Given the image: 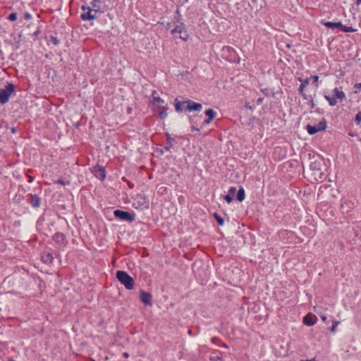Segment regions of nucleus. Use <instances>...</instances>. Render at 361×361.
<instances>
[{
    "label": "nucleus",
    "instance_id": "61",
    "mask_svg": "<svg viewBox=\"0 0 361 361\" xmlns=\"http://www.w3.org/2000/svg\"><path fill=\"white\" fill-rule=\"evenodd\" d=\"M9 361H14L13 360H10Z\"/></svg>",
    "mask_w": 361,
    "mask_h": 361
},
{
    "label": "nucleus",
    "instance_id": "56",
    "mask_svg": "<svg viewBox=\"0 0 361 361\" xmlns=\"http://www.w3.org/2000/svg\"><path fill=\"white\" fill-rule=\"evenodd\" d=\"M300 361H315L314 359H312V360H300Z\"/></svg>",
    "mask_w": 361,
    "mask_h": 361
},
{
    "label": "nucleus",
    "instance_id": "37",
    "mask_svg": "<svg viewBox=\"0 0 361 361\" xmlns=\"http://www.w3.org/2000/svg\"><path fill=\"white\" fill-rule=\"evenodd\" d=\"M24 18L25 20H30L32 18V15L30 13L26 12L24 14Z\"/></svg>",
    "mask_w": 361,
    "mask_h": 361
},
{
    "label": "nucleus",
    "instance_id": "5",
    "mask_svg": "<svg viewBox=\"0 0 361 361\" xmlns=\"http://www.w3.org/2000/svg\"><path fill=\"white\" fill-rule=\"evenodd\" d=\"M15 92V86L12 83H8L5 89H0V104H5L9 100L12 93Z\"/></svg>",
    "mask_w": 361,
    "mask_h": 361
},
{
    "label": "nucleus",
    "instance_id": "54",
    "mask_svg": "<svg viewBox=\"0 0 361 361\" xmlns=\"http://www.w3.org/2000/svg\"><path fill=\"white\" fill-rule=\"evenodd\" d=\"M54 225V221H51V222H50V223L48 224V226H53Z\"/></svg>",
    "mask_w": 361,
    "mask_h": 361
},
{
    "label": "nucleus",
    "instance_id": "27",
    "mask_svg": "<svg viewBox=\"0 0 361 361\" xmlns=\"http://www.w3.org/2000/svg\"><path fill=\"white\" fill-rule=\"evenodd\" d=\"M261 92L267 97H273L274 93L269 88H264Z\"/></svg>",
    "mask_w": 361,
    "mask_h": 361
},
{
    "label": "nucleus",
    "instance_id": "52",
    "mask_svg": "<svg viewBox=\"0 0 361 361\" xmlns=\"http://www.w3.org/2000/svg\"><path fill=\"white\" fill-rule=\"evenodd\" d=\"M355 4H356V5H357V6H358V5H360V4H361V0H356Z\"/></svg>",
    "mask_w": 361,
    "mask_h": 361
},
{
    "label": "nucleus",
    "instance_id": "36",
    "mask_svg": "<svg viewBox=\"0 0 361 361\" xmlns=\"http://www.w3.org/2000/svg\"><path fill=\"white\" fill-rule=\"evenodd\" d=\"M305 87L304 86V85H302V84L300 83V86H299V87H298V92H299V93H300V94H302V93H304V92H304Z\"/></svg>",
    "mask_w": 361,
    "mask_h": 361
},
{
    "label": "nucleus",
    "instance_id": "34",
    "mask_svg": "<svg viewBox=\"0 0 361 361\" xmlns=\"http://www.w3.org/2000/svg\"><path fill=\"white\" fill-rule=\"evenodd\" d=\"M338 324H339V322H337V321L334 322L333 325H332V326L330 329V331L331 332H334L336 330V329L337 326L338 325Z\"/></svg>",
    "mask_w": 361,
    "mask_h": 361
},
{
    "label": "nucleus",
    "instance_id": "26",
    "mask_svg": "<svg viewBox=\"0 0 361 361\" xmlns=\"http://www.w3.org/2000/svg\"><path fill=\"white\" fill-rule=\"evenodd\" d=\"M49 42H51L54 46H58L60 43L56 36L50 35L49 37Z\"/></svg>",
    "mask_w": 361,
    "mask_h": 361
},
{
    "label": "nucleus",
    "instance_id": "31",
    "mask_svg": "<svg viewBox=\"0 0 361 361\" xmlns=\"http://www.w3.org/2000/svg\"><path fill=\"white\" fill-rule=\"evenodd\" d=\"M355 122L357 123V124H360V122H361V111H359L356 115H355Z\"/></svg>",
    "mask_w": 361,
    "mask_h": 361
},
{
    "label": "nucleus",
    "instance_id": "14",
    "mask_svg": "<svg viewBox=\"0 0 361 361\" xmlns=\"http://www.w3.org/2000/svg\"><path fill=\"white\" fill-rule=\"evenodd\" d=\"M188 99L183 101H179L178 98L174 100L175 110L178 113H182L185 111Z\"/></svg>",
    "mask_w": 361,
    "mask_h": 361
},
{
    "label": "nucleus",
    "instance_id": "22",
    "mask_svg": "<svg viewBox=\"0 0 361 361\" xmlns=\"http://www.w3.org/2000/svg\"><path fill=\"white\" fill-rule=\"evenodd\" d=\"M245 198V190L243 187H240L239 190H238V192H237V196H236V199L239 201V202H243Z\"/></svg>",
    "mask_w": 361,
    "mask_h": 361
},
{
    "label": "nucleus",
    "instance_id": "46",
    "mask_svg": "<svg viewBox=\"0 0 361 361\" xmlns=\"http://www.w3.org/2000/svg\"><path fill=\"white\" fill-rule=\"evenodd\" d=\"M300 95L302 96V99L305 100H307L308 99V96L305 92L302 94H300Z\"/></svg>",
    "mask_w": 361,
    "mask_h": 361
},
{
    "label": "nucleus",
    "instance_id": "39",
    "mask_svg": "<svg viewBox=\"0 0 361 361\" xmlns=\"http://www.w3.org/2000/svg\"><path fill=\"white\" fill-rule=\"evenodd\" d=\"M308 104H309L310 106L311 107V109L314 108L315 104H314V99L312 98L310 100Z\"/></svg>",
    "mask_w": 361,
    "mask_h": 361
},
{
    "label": "nucleus",
    "instance_id": "49",
    "mask_svg": "<svg viewBox=\"0 0 361 361\" xmlns=\"http://www.w3.org/2000/svg\"><path fill=\"white\" fill-rule=\"evenodd\" d=\"M220 345L223 348H228V346L226 343H221L220 344Z\"/></svg>",
    "mask_w": 361,
    "mask_h": 361
},
{
    "label": "nucleus",
    "instance_id": "44",
    "mask_svg": "<svg viewBox=\"0 0 361 361\" xmlns=\"http://www.w3.org/2000/svg\"><path fill=\"white\" fill-rule=\"evenodd\" d=\"M191 129L192 131L198 132L200 130L199 128H197L195 124H191Z\"/></svg>",
    "mask_w": 361,
    "mask_h": 361
},
{
    "label": "nucleus",
    "instance_id": "32",
    "mask_svg": "<svg viewBox=\"0 0 361 361\" xmlns=\"http://www.w3.org/2000/svg\"><path fill=\"white\" fill-rule=\"evenodd\" d=\"M354 88H355L354 92L355 94L359 93L360 92V90H361V82L360 83H355L354 85Z\"/></svg>",
    "mask_w": 361,
    "mask_h": 361
},
{
    "label": "nucleus",
    "instance_id": "60",
    "mask_svg": "<svg viewBox=\"0 0 361 361\" xmlns=\"http://www.w3.org/2000/svg\"><path fill=\"white\" fill-rule=\"evenodd\" d=\"M90 361H95L94 360L92 359Z\"/></svg>",
    "mask_w": 361,
    "mask_h": 361
},
{
    "label": "nucleus",
    "instance_id": "19",
    "mask_svg": "<svg viewBox=\"0 0 361 361\" xmlns=\"http://www.w3.org/2000/svg\"><path fill=\"white\" fill-rule=\"evenodd\" d=\"M188 100V104L190 105V111H200L202 109V105L200 103H197L191 99Z\"/></svg>",
    "mask_w": 361,
    "mask_h": 361
},
{
    "label": "nucleus",
    "instance_id": "20",
    "mask_svg": "<svg viewBox=\"0 0 361 361\" xmlns=\"http://www.w3.org/2000/svg\"><path fill=\"white\" fill-rule=\"evenodd\" d=\"M236 192V188L235 187H231L228 190V194L224 196V199L230 204L233 202L235 192Z\"/></svg>",
    "mask_w": 361,
    "mask_h": 361
},
{
    "label": "nucleus",
    "instance_id": "35",
    "mask_svg": "<svg viewBox=\"0 0 361 361\" xmlns=\"http://www.w3.org/2000/svg\"><path fill=\"white\" fill-rule=\"evenodd\" d=\"M212 342L215 344V345H220V343H221V341L219 338L217 337H214L212 338Z\"/></svg>",
    "mask_w": 361,
    "mask_h": 361
},
{
    "label": "nucleus",
    "instance_id": "42",
    "mask_svg": "<svg viewBox=\"0 0 361 361\" xmlns=\"http://www.w3.org/2000/svg\"><path fill=\"white\" fill-rule=\"evenodd\" d=\"M212 121V119H209V118L205 119L204 121H203V125L204 126H206V125H208Z\"/></svg>",
    "mask_w": 361,
    "mask_h": 361
},
{
    "label": "nucleus",
    "instance_id": "62",
    "mask_svg": "<svg viewBox=\"0 0 361 361\" xmlns=\"http://www.w3.org/2000/svg\"><path fill=\"white\" fill-rule=\"evenodd\" d=\"M360 141H361V138H360Z\"/></svg>",
    "mask_w": 361,
    "mask_h": 361
},
{
    "label": "nucleus",
    "instance_id": "23",
    "mask_svg": "<svg viewBox=\"0 0 361 361\" xmlns=\"http://www.w3.org/2000/svg\"><path fill=\"white\" fill-rule=\"evenodd\" d=\"M324 98L329 102V105L331 106H336L337 104V103H338V101H336L335 99V98H334L333 96L331 97L329 95L325 94L324 95Z\"/></svg>",
    "mask_w": 361,
    "mask_h": 361
},
{
    "label": "nucleus",
    "instance_id": "55",
    "mask_svg": "<svg viewBox=\"0 0 361 361\" xmlns=\"http://www.w3.org/2000/svg\"><path fill=\"white\" fill-rule=\"evenodd\" d=\"M251 120H252V121H259V118H256V117H255V116H254V117H252V118H251Z\"/></svg>",
    "mask_w": 361,
    "mask_h": 361
},
{
    "label": "nucleus",
    "instance_id": "11",
    "mask_svg": "<svg viewBox=\"0 0 361 361\" xmlns=\"http://www.w3.org/2000/svg\"><path fill=\"white\" fill-rule=\"evenodd\" d=\"M140 298L145 306H152L153 305L152 295L151 293L143 290H140Z\"/></svg>",
    "mask_w": 361,
    "mask_h": 361
},
{
    "label": "nucleus",
    "instance_id": "16",
    "mask_svg": "<svg viewBox=\"0 0 361 361\" xmlns=\"http://www.w3.org/2000/svg\"><path fill=\"white\" fill-rule=\"evenodd\" d=\"M333 97L336 101L339 100L342 102L346 99L345 94L343 91L339 90L338 87H335L333 90Z\"/></svg>",
    "mask_w": 361,
    "mask_h": 361
},
{
    "label": "nucleus",
    "instance_id": "38",
    "mask_svg": "<svg viewBox=\"0 0 361 361\" xmlns=\"http://www.w3.org/2000/svg\"><path fill=\"white\" fill-rule=\"evenodd\" d=\"M57 183L59 184H61L62 185H66V184H68L69 183L68 182H66L64 181L63 179H59L57 181H56Z\"/></svg>",
    "mask_w": 361,
    "mask_h": 361
},
{
    "label": "nucleus",
    "instance_id": "18",
    "mask_svg": "<svg viewBox=\"0 0 361 361\" xmlns=\"http://www.w3.org/2000/svg\"><path fill=\"white\" fill-rule=\"evenodd\" d=\"M41 259L43 263L50 264L54 260V257L51 252H44L41 256Z\"/></svg>",
    "mask_w": 361,
    "mask_h": 361
},
{
    "label": "nucleus",
    "instance_id": "53",
    "mask_svg": "<svg viewBox=\"0 0 361 361\" xmlns=\"http://www.w3.org/2000/svg\"><path fill=\"white\" fill-rule=\"evenodd\" d=\"M11 132H12L13 133H15L16 132V128H12V129H11Z\"/></svg>",
    "mask_w": 361,
    "mask_h": 361
},
{
    "label": "nucleus",
    "instance_id": "43",
    "mask_svg": "<svg viewBox=\"0 0 361 361\" xmlns=\"http://www.w3.org/2000/svg\"><path fill=\"white\" fill-rule=\"evenodd\" d=\"M245 107L247 109H250V110H252L253 109V107L250 104L249 102H246L245 104Z\"/></svg>",
    "mask_w": 361,
    "mask_h": 361
},
{
    "label": "nucleus",
    "instance_id": "33",
    "mask_svg": "<svg viewBox=\"0 0 361 361\" xmlns=\"http://www.w3.org/2000/svg\"><path fill=\"white\" fill-rule=\"evenodd\" d=\"M197 118V116L195 115H189L188 116V120H189V122L191 124H195V118Z\"/></svg>",
    "mask_w": 361,
    "mask_h": 361
},
{
    "label": "nucleus",
    "instance_id": "1",
    "mask_svg": "<svg viewBox=\"0 0 361 361\" xmlns=\"http://www.w3.org/2000/svg\"><path fill=\"white\" fill-rule=\"evenodd\" d=\"M166 29L170 30L171 35L174 38H179L185 42H187L189 39V34L186 30L185 25L180 18L179 9L175 11L171 21L166 24Z\"/></svg>",
    "mask_w": 361,
    "mask_h": 361
},
{
    "label": "nucleus",
    "instance_id": "24",
    "mask_svg": "<svg viewBox=\"0 0 361 361\" xmlns=\"http://www.w3.org/2000/svg\"><path fill=\"white\" fill-rule=\"evenodd\" d=\"M206 116H208L209 119L213 120L216 116V112L212 109H209L204 111Z\"/></svg>",
    "mask_w": 361,
    "mask_h": 361
},
{
    "label": "nucleus",
    "instance_id": "57",
    "mask_svg": "<svg viewBox=\"0 0 361 361\" xmlns=\"http://www.w3.org/2000/svg\"><path fill=\"white\" fill-rule=\"evenodd\" d=\"M322 319H323L324 321L326 319V317H322Z\"/></svg>",
    "mask_w": 361,
    "mask_h": 361
},
{
    "label": "nucleus",
    "instance_id": "21",
    "mask_svg": "<svg viewBox=\"0 0 361 361\" xmlns=\"http://www.w3.org/2000/svg\"><path fill=\"white\" fill-rule=\"evenodd\" d=\"M47 221V215L44 213L40 216L37 221V228L38 230H42L44 226V222Z\"/></svg>",
    "mask_w": 361,
    "mask_h": 361
},
{
    "label": "nucleus",
    "instance_id": "4",
    "mask_svg": "<svg viewBox=\"0 0 361 361\" xmlns=\"http://www.w3.org/2000/svg\"><path fill=\"white\" fill-rule=\"evenodd\" d=\"M116 279L118 281L125 286L127 290H133L135 285V281L126 271H117Z\"/></svg>",
    "mask_w": 361,
    "mask_h": 361
},
{
    "label": "nucleus",
    "instance_id": "7",
    "mask_svg": "<svg viewBox=\"0 0 361 361\" xmlns=\"http://www.w3.org/2000/svg\"><path fill=\"white\" fill-rule=\"evenodd\" d=\"M326 128V121L324 118H323L317 125L312 126V125L308 124L306 126L307 133L311 135H313L317 133L318 132L324 130Z\"/></svg>",
    "mask_w": 361,
    "mask_h": 361
},
{
    "label": "nucleus",
    "instance_id": "58",
    "mask_svg": "<svg viewBox=\"0 0 361 361\" xmlns=\"http://www.w3.org/2000/svg\"><path fill=\"white\" fill-rule=\"evenodd\" d=\"M189 334H191V330L188 331Z\"/></svg>",
    "mask_w": 361,
    "mask_h": 361
},
{
    "label": "nucleus",
    "instance_id": "9",
    "mask_svg": "<svg viewBox=\"0 0 361 361\" xmlns=\"http://www.w3.org/2000/svg\"><path fill=\"white\" fill-rule=\"evenodd\" d=\"M27 202L30 204V206L35 209H37L40 207L42 204V198L37 194L29 193L26 196Z\"/></svg>",
    "mask_w": 361,
    "mask_h": 361
},
{
    "label": "nucleus",
    "instance_id": "40",
    "mask_svg": "<svg viewBox=\"0 0 361 361\" xmlns=\"http://www.w3.org/2000/svg\"><path fill=\"white\" fill-rule=\"evenodd\" d=\"M40 32H41L40 29L37 28V30L32 34V36L35 37V38H37V37L39 35Z\"/></svg>",
    "mask_w": 361,
    "mask_h": 361
},
{
    "label": "nucleus",
    "instance_id": "2",
    "mask_svg": "<svg viewBox=\"0 0 361 361\" xmlns=\"http://www.w3.org/2000/svg\"><path fill=\"white\" fill-rule=\"evenodd\" d=\"M81 10L80 18L83 21L94 20L98 18V15L104 13L101 0H91L89 3L84 1Z\"/></svg>",
    "mask_w": 361,
    "mask_h": 361
},
{
    "label": "nucleus",
    "instance_id": "13",
    "mask_svg": "<svg viewBox=\"0 0 361 361\" xmlns=\"http://www.w3.org/2000/svg\"><path fill=\"white\" fill-rule=\"evenodd\" d=\"M317 321V317H316V315L312 314V313H309L307 314L306 316H305L303 317V324L305 325H307L308 326H311L312 325H314Z\"/></svg>",
    "mask_w": 361,
    "mask_h": 361
},
{
    "label": "nucleus",
    "instance_id": "41",
    "mask_svg": "<svg viewBox=\"0 0 361 361\" xmlns=\"http://www.w3.org/2000/svg\"><path fill=\"white\" fill-rule=\"evenodd\" d=\"M310 78H311V79H312V80H313V82H317L318 81V80H319V76H318V75H312V76H310Z\"/></svg>",
    "mask_w": 361,
    "mask_h": 361
},
{
    "label": "nucleus",
    "instance_id": "6",
    "mask_svg": "<svg viewBox=\"0 0 361 361\" xmlns=\"http://www.w3.org/2000/svg\"><path fill=\"white\" fill-rule=\"evenodd\" d=\"M114 214L116 219L129 223L133 222L135 219V214L133 212L130 213L126 211L116 209L114 212Z\"/></svg>",
    "mask_w": 361,
    "mask_h": 361
},
{
    "label": "nucleus",
    "instance_id": "28",
    "mask_svg": "<svg viewBox=\"0 0 361 361\" xmlns=\"http://www.w3.org/2000/svg\"><path fill=\"white\" fill-rule=\"evenodd\" d=\"M341 30L344 32H354L356 31L355 29H354L352 26L347 27L343 25V27H341Z\"/></svg>",
    "mask_w": 361,
    "mask_h": 361
},
{
    "label": "nucleus",
    "instance_id": "51",
    "mask_svg": "<svg viewBox=\"0 0 361 361\" xmlns=\"http://www.w3.org/2000/svg\"><path fill=\"white\" fill-rule=\"evenodd\" d=\"M123 356L126 358H128L129 357V354L128 353H123Z\"/></svg>",
    "mask_w": 361,
    "mask_h": 361
},
{
    "label": "nucleus",
    "instance_id": "17",
    "mask_svg": "<svg viewBox=\"0 0 361 361\" xmlns=\"http://www.w3.org/2000/svg\"><path fill=\"white\" fill-rule=\"evenodd\" d=\"M321 23L323 25L326 26V27L331 28V29L340 28L341 30V27H343V24L341 22L334 23V22L322 20Z\"/></svg>",
    "mask_w": 361,
    "mask_h": 361
},
{
    "label": "nucleus",
    "instance_id": "29",
    "mask_svg": "<svg viewBox=\"0 0 361 361\" xmlns=\"http://www.w3.org/2000/svg\"><path fill=\"white\" fill-rule=\"evenodd\" d=\"M17 18H18L17 13H11L7 17V19L12 22L16 21L17 20Z\"/></svg>",
    "mask_w": 361,
    "mask_h": 361
},
{
    "label": "nucleus",
    "instance_id": "48",
    "mask_svg": "<svg viewBox=\"0 0 361 361\" xmlns=\"http://www.w3.org/2000/svg\"><path fill=\"white\" fill-rule=\"evenodd\" d=\"M128 185L131 189L133 188V187H134L133 183H130V181H128Z\"/></svg>",
    "mask_w": 361,
    "mask_h": 361
},
{
    "label": "nucleus",
    "instance_id": "25",
    "mask_svg": "<svg viewBox=\"0 0 361 361\" xmlns=\"http://www.w3.org/2000/svg\"><path fill=\"white\" fill-rule=\"evenodd\" d=\"M213 216L219 226H223L224 224V218L219 216L216 212L214 213Z\"/></svg>",
    "mask_w": 361,
    "mask_h": 361
},
{
    "label": "nucleus",
    "instance_id": "45",
    "mask_svg": "<svg viewBox=\"0 0 361 361\" xmlns=\"http://www.w3.org/2000/svg\"><path fill=\"white\" fill-rule=\"evenodd\" d=\"M263 100H264V98H263V97H259V98L257 100V105H260V104L263 102Z\"/></svg>",
    "mask_w": 361,
    "mask_h": 361
},
{
    "label": "nucleus",
    "instance_id": "47",
    "mask_svg": "<svg viewBox=\"0 0 361 361\" xmlns=\"http://www.w3.org/2000/svg\"><path fill=\"white\" fill-rule=\"evenodd\" d=\"M185 111H190V105L188 104V102L186 104Z\"/></svg>",
    "mask_w": 361,
    "mask_h": 361
},
{
    "label": "nucleus",
    "instance_id": "3",
    "mask_svg": "<svg viewBox=\"0 0 361 361\" xmlns=\"http://www.w3.org/2000/svg\"><path fill=\"white\" fill-rule=\"evenodd\" d=\"M157 92L156 90H153L152 93V99L149 102V104L152 105L153 111L158 114V117L161 120H164L168 116V106L167 104H165V102L164 99L157 96Z\"/></svg>",
    "mask_w": 361,
    "mask_h": 361
},
{
    "label": "nucleus",
    "instance_id": "10",
    "mask_svg": "<svg viewBox=\"0 0 361 361\" xmlns=\"http://www.w3.org/2000/svg\"><path fill=\"white\" fill-rule=\"evenodd\" d=\"M92 172L94 174V176L100 180L103 181L105 180L106 170L104 166L97 164L94 166H93Z\"/></svg>",
    "mask_w": 361,
    "mask_h": 361
},
{
    "label": "nucleus",
    "instance_id": "59",
    "mask_svg": "<svg viewBox=\"0 0 361 361\" xmlns=\"http://www.w3.org/2000/svg\"><path fill=\"white\" fill-rule=\"evenodd\" d=\"M2 128V125L1 123H0V129Z\"/></svg>",
    "mask_w": 361,
    "mask_h": 361
},
{
    "label": "nucleus",
    "instance_id": "8",
    "mask_svg": "<svg viewBox=\"0 0 361 361\" xmlns=\"http://www.w3.org/2000/svg\"><path fill=\"white\" fill-rule=\"evenodd\" d=\"M135 200V202L133 203V206L135 209H144L149 208V201L145 195H137Z\"/></svg>",
    "mask_w": 361,
    "mask_h": 361
},
{
    "label": "nucleus",
    "instance_id": "30",
    "mask_svg": "<svg viewBox=\"0 0 361 361\" xmlns=\"http://www.w3.org/2000/svg\"><path fill=\"white\" fill-rule=\"evenodd\" d=\"M310 80H311L310 77L305 78V79H302L301 78H298V80L300 82V83L302 85H304L305 87H306L310 83Z\"/></svg>",
    "mask_w": 361,
    "mask_h": 361
},
{
    "label": "nucleus",
    "instance_id": "12",
    "mask_svg": "<svg viewBox=\"0 0 361 361\" xmlns=\"http://www.w3.org/2000/svg\"><path fill=\"white\" fill-rule=\"evenodd\" d=\"M53 240L56 243L61 247H66L68 245V240L65 235L61 232H57L53 235Z\"/></svg>",
    "mask_w": 361,
    "mask_h": 361
},
{
    "label": "nucleus",
    "instance_id": "15",
    "mask_svg": "<svg viewBox=\"0 0 361 361\" xmlns=\"http://www.w3.org/2000/svg\"><path fill=\"white\" fill-rule=\"evenodd\" d=\"M167 145L164 146V147L159 150L161 154H164V152L169 151L173 147V142L174 139L171 137L169 133H166Z\"/></svg>",
    "mask_w": 361,
    "mask_h": 361
},
{
    "label": "nucleus",
    "instance_id": "50",
    "mask_svg": "<svg viewBox=\"0 0 361 361\" xmlns=\"http://www.w3.org/2000/svg\"><path fill=\"white\" fill-rule=\"evenodd\" d=\"M28 178H29L28 182L29 183H32L33 181V180H34V178L32 177V176H28Z\"/></svg>",
    "mask_w": 361,
    "mask_h": 361
}]
</instances>
